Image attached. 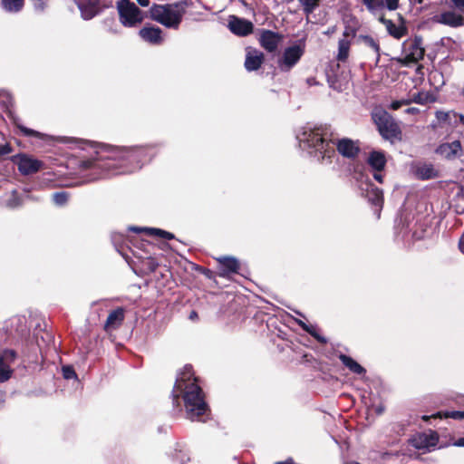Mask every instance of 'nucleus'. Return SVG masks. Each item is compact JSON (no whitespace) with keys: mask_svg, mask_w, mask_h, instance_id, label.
Listing matches in <instances>:
<instances>
[{"mask_svg":"<svg viewBox=\"0 0 464 464\" xmlns=\"http://www.w3.org/2000/svg\"><path fill=\"white\" fill-rule=\"evenodd\" d=\"M366 9L374 16L379 17L384 9L383 0H362Z\"/></svg>","mask_w":464,"mask_h":464,"instance_id":"nucleus-31","label":"nucleus"},{"mask_svg":"<svg viewBox=\"0 0 464 464\" xmlns=\"http://www.w3.org/2000/svg\"><path fill=\"white\" fill-rule=\"evenodd\" d=\"M76 4L83 20H91L102 12L101 0H79Z\"/></svg>","mask_w":464,"mask_h":464,"instance_id":"nucleus-13","label":"nucleus"},{"mask_svg":"<svg viewBox=\"0 0 464 464\" xmlns=\"http://www.w3.org/2000/svg\"><path fill=\"white\" fill-rule=\"evenodd\" d=\"M306 14H312L319 5V0H297Z\"/></svg>","mask_w":464,"mask_h":464,"instance_id":"nucleus-35","label":"nucleus"},{"mask_svg":"<svg viewBox=\"0 0 464 464\" xmlns=\"http://www.w3.org/2000/svg\"><path fill=\"white\" fill-rule=\"evenodd\" d=\"M150 18L168 29L178 30L187 12L186 2L153 4L150 8Z\"/></svg>","mask_w":464,"mask_h":464,"instance_id":"nucleus-4","label":"nucleus"},{"mask_svg":"<svg viewBox=\"0 0 464 464\" xmlns=\"http://www.w3.org/2000/svg\"><path fill=\"white\" fill-rule=\"evenodd\" d=\"M445 416L447 418H452L455 420H464V411H448L445 413Z\"/></svg>","mask_w":464,"mask_h":464,"instance_id":"nucleus-41","label":"nucleus"},{"mask_svg":"<svg viewBox=\"0 0 464 464\" xmlns=\"http://www.w3.org/2000/svg\"><path fill=\"white\" fill-rule=\"evenodd\" d=\"M453 6L459 12L464 13V0H450Z\"/></svg>","mask_w":464,"mask_h":464,"instance_id":"nucleus-43","label":"nucleus"},{"mask_svg":"<svg viewBox=\"0 0 464 464\" xmlns=\"http://www.w3.org/2000/svg\"><path fill=\"white\" fill-rule=\"evenodd\" d=\"M459 249L464 255V234L459 241Z\"/></svg>","mask_w":464,"mask_h":464,"instance_id":"nucleus-50","label":"nucleus"},{"mask_svg":"<svg viewBox=\"0 0 464 464\" xmlns=\"http://www.w3.org/2000/svg\"><path fill=\"white\" fill-rule=\"evenodd\" d=\"M13 371L9 366L0 367V382L8 381L12 375Z\"/></svg>","mask_w":464,"mask_h":464,"instance_id":"nucleus-39","label":"nucleus"},{"mask_svg":"<svg viewBox=\"0 0 464 464\" xmlns=\"http://www.w3.org/2000/svg\"><path fill=\"white\" fill-rule=\"evenodd\" d=\"M154 145L139 147H110L97 152L95 158L82 160L79 164L82 182L117 174L131 173L155 155Z\"/></svg>","mask_w":464,"mask_h":464,"instance_id":"nucleus-1","label":"nucleus"},{"mask_svg":"<svg viewBox=\"0 0 464 464\" xmlns=\"http://www.w3.org/2000/svg\"><path fill=\"white\" fill-rule=\"evenodd\" d=\"M377 18L379 22L385 26L387 33L393 38L399 40L402 38L404 35H406L408 30L403 24H395L392 20L386 19L383 16V14L380 15Z\"/></svg>","mask_w":464,"mask_h":464,"instance_id":"nucleus-22","label":"nucleus"},{"mask_svg":"<svg viewBox=\"0 0 464 464\" xmlns=\"http://www.w3.org/2000/svg\"><path fill=\"white\" fill-rule=\"evenodd\" d=\"M434 22L452 28L464 25V17L455 11H445L433 17Z\"/></svg>","mask_w":464,"mask_h":464,"instance_id":"nucleus-15","label":"nucleus"},{"mask_svg":"<svg viewBox=\"0 0 464 464\" xmlns=\"http://www.w3.org/2000/svg\"><path fill=\"white\" fill-rule=\"evenodd\" d=\"M33 3L35 10L44 11L46 7V3L44 0H33Z\"/></svg>","mask_w":464,"mask_h":464,"instance_id":"nucleus-42","label":"nucleus"},{"mask_svg":"<svg viewBox=\"0 0 464 464\" xmlns=\"http://www.w3.org/2000/svg\"><path fill=\"white\" fill-rule=\"evenodd\" d=\"M386 157L384 152L373 150L370 152L367 163L374 171H382L386 166Z\"/></svg>","mask_w":464,"mask_h":464,"instance_id":"nucleus-24","label":"nucleus"},{"mask_svg":"<svg viewBox=\"0 0 464 464\" xmlns=\"http://www.w3.org/2000/svg\"><path fill=\"white\" fill-rule=\"evenodd\" d=\"M149 263H150V269H151L152 271H154V270L156 269V267H157L158 264H156L152 259H151V260H150V262H149Z\"/></svg>","mask_w":464,"mask_h":464,"instance_id":"nucleus-55","label":"nucleus"},{"mask_svg":"<svg viewBox=\"0 0 464 464\" xmlns=\"http://www.w3.org/2000/svg\"><path fill=\"white\" fill-rule=\"evenodd\" d=\"M454 445L457 447H464V437L459 438L454 442Z\"/></svg>","mask_w":464,"mask_h":464,"instance_id":"nucleus-53","label":"nucleus"},{"mask_svg":"<svg viewBox=\"0 0 464 464\" xmlns=\"http://www.w3.org/2000/svg\"><path fill=\"white\" fill-rule=\"evenodd\" d=\"M136 1L142 7H147L150 5V0H136Z\"/></svg>","mask_w":464,"mask_h":464,"instance_id":"nucleus-51","label":"nucleus"},{"mask_svg":"<svg viewBox=\"0 0 464 464\" xmlns=\"http://www.w3.org/2000/svg\"><path fill=\"white\" fill-rule=\"evenodd\" d=\"M459 122L464 125V115L463 114H459Z\"/></svg>","mask_w":464,"mask_h":464,"instance_id":"nucleus-57","label":"nucleus"},{"mask_svg":"<svg viewBox=\"0 0 464 464\" xmlns=\"http://www.w3.org/2000/svg\"><path fill=\"white\" fill-rule=\"evenodd\" d=\"M414 102H417V103H424V100L422 99V95L421 94H418L414 97Z\"/></svg>","mask_w":464,"mask_h":464,"instance_id":"nucleus-54","label":"nucleus"},{"mask_svg":"<svg viewBox=\"0 0 464 464\" xmlns=\"http://www.w3.org/2000/svg\"><path fill=\"white\" fill-rule=\"evenodd\" d=\"M7 115L10 118V120L13 121V123L15 125V127L20 130V131L22 132V134L24 136H25V137H35V138H38V139H43L44 138V135L43 133H41V132H39L37 130H34L33 129H30V128H27V127L24 126L21 123V120L9 109L7 111Z\"/></svg>","mask_w":464,"mask_h":464,"instance_id":"nucleus-25","label":"nucleus"},{"mask_svg":"<svg viewBox=\"0 0 464 464\" xmlns=\"http://www.w3.org/2000/svg\"><path fill=\"white\" fill-rule=\"evenodd\" d=\"M193 375L192 367L185 366L183 372L178 375L172 392L173 404L179 406V398L182 395L186 417L192 421L199 420L208 411L202 390L196 383L197 380Z\"/></svg>","mask_w":464,"mask_h":464,"instance_id":"nucleus-2","label":"nucleus"},{"mask_svg":"<svg viewBox=\"0 0 464 464\" xmlns=\"http://www.w3.org/2000/svg\"><path fill=\"white\" fill-rule=\"evenodd\" d=\"M16 358V353L15 351L12 349H6L3 352L2 356L0 357V363H2L4 361L5 362H13Z\"/></svg>","mask_w":464,"mask_h":464,"instance_id":"nucleus-38","label":"nucleus"},{"mask_svg":"<svg viewBox=\"0 0 464 464\" xmlns=\"http://www.w3.org/2000/svg\"><path fill=\"white\" fill-rule=\"evenodd\" d=\"M116 7L119 20L124 27H136L144 20L143 12L130 0H120Z\"/></svg>","mask_w":464,"mask_h":464,"instance_id":"nucleus-6","label":"nucleus"},{"mask_svg":"<svg viewBox=\"0 0 464 464\" xmlns=\"http://www.w3.org/2000/svg\"><path fill=\"white\" fill-rule=\"evenodd\" d=\"M24 203V198L23 195L18 194L16 190H13L5 201V206L9 208L14 209L23 206Z\"/></svg>","mask_w":464,"mask_h":464,"instance_id":"nucleus-34","label":"nucleus"},{"mask_svg":"<svg viewBox=\"0 0 464 464\" xmlns=\"http://www.w3.org/2000/svg\"><path fill=\"white\" fill-rule=\"evenodd\" d=\"M372 118L383 139L393 140L400 138V127L386 111L375 108L372 112Z\"/></svg>","mask_w":464,"mask_h":464,"instance_id":"nucleus-5","label":"nucleus"},{"mask_svg":"<svg viewBox=\"0 0 464 464\" xmlns=\"http://www.w3.org/2000/svg\"><path fill=\"white\" fill-rule=\"evenodd\" d=\"M124 320V309L121 307H118L117 309L111 311L105 322L104 328L106 331L111 329H116L119 327Z\"/></svg>","mask_w":464,"mask_h":464,"instance_id":"nucleus-26","label":"nucleus"},{"mask_svg":"<svg viewBox=\"0 0 464 464\" xmlns=\"http://www.w3.org/2000/svg\"><path fill=\"white\" fill-rule=\"evenodd\" d=\"M414 175L421 180L432 179L440 177V171L431 163H418L413 167Z\"/></svg>","mask_w":464,"mask_h":464,"instance_id":"nucleus-19","label":"nucleus"},{"mask_svg":"<svg viewBox=\"0 0 464 464\" xmlns=\"http://www.w3.org/2000/svg\"><path fill=\"white\" fill-rule=\"evenodd\" d=\"M69 193L66 191H58L53 194V200L57 206H63L67 203Z\"/></svg>","mask_w":464,"mask_h":464,"instance_id":"nucleus-36","label":"nucleus"},{"mask_svg":"<svg viewBox=\"0 0 464 464\" xmlns=\"http://www.w3.org/2000/svg\"><path fill=\"white\" fill-rule=\"evenodd\" d=\"M436 117L439 121H447L448 118H449V113L447 112H444V111H437L436 113Z\"/></svg>","mask_w":464,"mask_h":464,"instance_id":"nucleus-47","label":"nucleus"},{"mask_svg":"<svg viewBox=\"0 0 464 464\" xmlns=\"http://www.w3.org/2000/svg\"><path fill=\"white\" fill-rule=\"evenodd\" d=\"M408 102L406 101H393L391 105H390V108L392 110H398L400 109L402 105L404 104H407Z\"/></svg>","mask_w":464,"mask_h":464,"instance_id":"nucleus-46","label":"nucleus"},{"mask_svg":"<svg viewBox=\"0 0 464 464\" xmlns=\"http://www.w3.org/2000/svg\"><path fill=\"white\" fill-rule=\"evenodd\" d=\"M295 321L297 323V324L305 332H307L309 334H311L314 339H316L319 343L325 344L327 343V339L321 335L315 325L313 324H307L304 321L300 319H295Z\"/></svg>","mask_w":464,"mask_h":464,"instance_id":"nucleus-29","label":"nucleus"},{"mask_svg":"<svg viewBox=\"0 0 464 464\" xmlns=\"http://www.w3.org/2000/svg\"><path fill=\"white\" fill-rule=\"evenodd\" d=\"M1 5L5 12L16 14L24 8V0H2Z\"/></svg>","mask_w":464,"mask_h":464,"instance_id":"nucleus-32","label":"nucleus"},{"mask_svg":"<svg viewBox=\"0 0 464 464\" xmlns=\"http://www.w3.org/2000/svg\"><path fill=\"white\" fill-rule=\"evenodd\" d=\"M439 437L435 431L421 432L412 436L409 442L417 450H429L435 447L438 443Z\"/></svg>","mask_w":464,"mask_h":464,"instance_id":"nucleus-10","label":"nucleus"},{"mask_svg":"<svg viewBox=\"0 0 464 464\" xmlns=\"http://www.w3.org/2000/svg\"><path fill=\"white\" fill-rule=\"evenodd\" d=\"M295 321L297 323V324L305 332H307L309 334H311L314 339H316L319 343L325 344L327 343V339L321 335L315 325L313 324H307L304 321L300 319H295Z\"/></svg>","mask_w":464,"mask_h":464,"instance_id":"nucleus-30","label":"nucleus"},{"mask_svg":"<svg viewBox=\"0 0 464 464\" xmlns=\"http://www.w3.org/2000/svg\"><path fill=\"white\" fill-rule=\"evenodd\" d=\"M198 317V314L195 311H192L189 314V319L194 320Z\"/></svg>","mask_w":464,"mask_h":464,"instance_id":"nucleus-56","label":"nucleus"},{"mask_svg":"<svg viewBox=\"0 0 464 464\" xmlns=\"http://www.w3.org/2000/svg\"><path fill=\"white\" fill-rule=\"evenodd\" d=\"M339 359L342 363L348 368L353 373L358 375H363L366 372V370L359 364L356 361H354L352 357L341 353L339 355Z\"/></svg>","mask_w":464,"mask_h":464,"instance_id":"nucleus-27","label":"nucleus"},{"mask_svg":"<svg viewBox=\"0 0 464 464\" xmlns=\"http://www.w3.org/2000/svg\"><path fill=\"white\" fill-rule=\"evenodd\" d=\"M405 112L406 113H410V114H414V113L419 112V109L415 108V107H410V108L405 110Z\"/></svg>","mask_w":464,"mask_h":464,"instance_id":"nucleus-52","label":"nucleus"},{"mask_svg":"<svg viewBox=\"0 0 464 464\" xmlns=\"http://www.w3.org/2000/svg\"><path fill=\"white\" fill-rule=\"evenodd\" d=\"M24 191V194L23 195V197L24 198V201L29 200V199L30 200H38L39 199V198H34L33 196H31L29 193L30 192L29 189L25 188Z\"/></svg>","mask_w":464,"mask_h":464,"instance_id":"nucleus-48","label":"nucleus"},{"mask_svg":"<svg viewBox=\"0 0 464 464\" xmlns=\"http://www.w3.org/2000/svg\"><path fill=\"white\" fill-rule=\"evenodd\" d=\"M435 152L447 160H453L463 155V149L461 142L456 140L452 142L440 144L435 150Z\"/></svg>","mask_w":464,"mask_h":464,"instance_id":"nucleus-11","label":"nucleus"},{"mask_svg":"<svg viewBox=\"0 0 464 464\" xmlns=\"http://www.w3.org/2000/svg\"><path fill=\"white\" fill-rule=\"evenodd\" d=\"M130 230L140 233V232H146L150 236H157L160 237L165 239H173L174 235L172 233H169L168 231L160 229V228H150V227H130Z\"/></svg>","mask_w":464,"mask_h":464,"instance_id":"nucleus-28","label":"nucleus"},{"mask_svg":"<svg viewBox=\"0 0 464 464\" xmlns=\"http://www.w3.org/2000/svg\"><path fill=\"white\" fill-rule=\"evenodd\" d=\"M219 264V276L228 277L230 274L237 273L239 269L238 260L232 256H220L217 258Z\"/></svg>","mask_w":464,"mask_h":464,"instance_id":"nucleus-20","label":"nucleus"},{"mask_svg":"<svg viewBox=\"0 0 464 464\" xmlns=\"http://www.w3.org/2000/svg\"><path fill=\"white\" fill-rule=\"evenodd\" d=\"M12 152V148L9 144L0 145V156L7 155Z\"/></svg>","mask_w":464,"mask_h":464,"instance_id":"nucleus-45","label":"nucleus"},{"mask_svg":"<svg viewBox=\"0 0 464 464\" xmlns=\"http://www.w3.org/2000/svg\"><path fill=\"white\" fill-rule=\"evenodd\" d=\"M63 377L66 380L77 379V374L71 365H64L62 367Z\"/></svg>","mask_w":464,"mask_h":464,"instance_id":"nucleus-37","label":"nucleus"},{"mask_svg":"<svg viewBox=\"0 0 464 464\" xmlns=\"http://www.w3.org/2000/svg\"><path fill=\"white\" fill-rule=\"evenodd\" d=\"M297 44L286 47L281 57L277 60V67L281 72H289L304 53L305 40L300 39L296 42Z\"/></svg>","mask_w":464,"mask_h":464,"instance_id":"nucleus-7","label":"nucleus"},{"mask_svg":"<svg viewBox=\"0 0 464 464\" xmlns=\"http://www.w3.org/2000/svg\"><path fill=\"white\" fill-rule=\"evenodd\" d=\"M139 34L150 44L158 45L163 42L162 30L158 26H144L140 30Z\"/></svg>","mask_w":464,"mask_h":464,"instance_id":"nucleus-21","label":"nucleus"},{"mask_svg":"<svg viewBox=\"0 0 464 464\" xmlns=\"http://www.w3.org/2000/svg\"><path fill=\"white\" fill-rule=\"evenodd\" d=\"M351 47V42L346 39L343 38L340 39L338 42V53L336 56V59L339 62L344 63L348 59L349 52Z\"/></svg>","mask_w":464,"mask_h":464,"instance_id":"nucleus-33","label":"nucleus"},{"mask_svg":"<svg viewBox=\"0 0 464 464\" xmlns=\"http://www.w3.org/2000/svg\"><path fill=\"white\" fill-rule=\"evenodd\" d=\"M264 62V54L256 49H247L245 60V68L248 72L257 70Z\"/></svg>","mask_w":464,"mask_h":464,"instance_id":"nucleus-23","label":"nucleus"},{"mask_svg":"<svg viewBox=\"0 0 464 464\" xmlns=\"http://www.w3.org/2000/svg\"><path fill=\"white\" fill-rule=\"evenodd\" d=\"M334 149L336 148L338 152L345 158H355L360 151L357 143L350 139L343 138L337 140L334 139Z\"/></svg>","mask_w":464,"mask_h":464,"instance_id":"nucleus-16","label":"nucleus"},{"mask_svg":"<svg viewBox=\"0 0 464 464\" xmlns=\"http://www.w3.org/2000/svg\"><path fill=\"white\" fill-rule=\"evenodd\" d=\"M296 314L300 315V316H304L302 313H300L299 311H295Z\"/></svg>","mask_w":464,"mask_h":464,"instance_id":"nucleus-58","label":"nucleus"},{"mask_svg":"<svg viewBox=\"0 0 464 464\" xmlns=\"http://www.w3.org/2000/svg\"><path fill=\"white\" fill-rule=\"evenodd\" d=\"M399 1L400 0H383L384 8L389 11H395L399 8Z\"/></svg>","mask_w":464,"mask_h":464,"instance_id":"nucleus-40","label":"nucleus"},{"mask_svg":"<svg viewBox=\"0 0 464 464\" xmlns=\"http://www.w3.org/2000/svg\"><path fill=\"white\" fill-rule=\"evenodd\" d=\"M381 172L382 171H374V173H373L374 179L377 180L379 183L383 182V176Z\"/></svg>","mask_w":464,"mask_h":464,"instance_id":"nucleus-49","label":"nucleus"},{"mask_svg":"<svg viewBox=\"0 0 464 464\" xmlns=\"http://www.w3.org/2000/svg\"><path fill=\"white\" fill-rule=\"evenodd\" d=\"M122 239L123 236L120 233H113L111 235V240L117 248L119 246V244L122 241Z\"/></svg>","mask_w":464,"mask_h":464,"instance_id":"nucleus-44","label":"nucleus"},{"mask_svg":"<svg viewBox=\"0 0 464 464\" xmlns=\"http://www.w3.org/2000/svg\"><path fill=\"white\" fill-rule=\"evenodd\" d=\"M283 40V35L271 30H262L260 33L259 43L267 52H275L278 44Z\"/></svg>","mask_w":464,"mask_h":464,"instance_id":"nucleus-14","label":"nucleus"},{"mask_svg":"<svg viewBox=\"0 0 464 464\" xmlns=\"http://www.w3.org/2000/svg\"><path fill=\"white\" fill-rule=\"evenodd\" d=\"M361 189L366 192V198L368 201L377 208L378 217L383 204V193L382 190L375 187L371 182H365L361 185Z\"/></svg>","mask_w":464,"mask_h":464,"instance_id":"nucleus-12","label":"nucleus"},{"mask_svg":"<svg viewBox=\"0 0 464 464\" xmlns=\"http://www.w3.org/2000/svg\"><path fill=\"white\" fill-rule=\"evenodd\" d=\"M421 38L408 39L402 44V58L399 62L404 64L418 63L424 56Z\"/></svg>","mask_w":464,"mask_h":464,"instance_id":"nucleus-8","label":"nucleus"},{"mask_svg":"<svg viewBox=\"0 0 464 464\" xmlns=\"http://www.w3.org/2000/svg\"><path fill=\"white\" fill-rule=\"evenodd\" d=\"M12 160L17 165L18 170L23 175L36 173L44 166L43 161L24 153L14 156Z\"/></svg>","mask_w":464,"mask_h":464,"instance_id":"nucleus-9","label":"nucleus"},{"mask_svg":"<svg viewBox=\"0 0 464 464\" xmlns=\"http://www.w3.org/2000/svg\"><path fill=\"white\" fill-rule=\"evenodd\" d=\"M253 24L246 19L231 16L228 21L229 30L236 35L246 36L253 31Z\"/></svg>","mask_w":464,"mask_h":464,"instance_id":"nucleus-17","label":"nucleus"},{"mask_svg":"<svg viewBox=\"0 0 464 464\" xmlns=\"http://www.w3.org/2000/svg\"><path fill=\"white\" fill-rule=\"evenodd\" d=\"M357 43L365 49H368L374 57L375 63H378L381 57V46L377 39L368 34H359L357 36Z\"/></svg>","mask_w":464,"mask_h":464,"instance_id":"nucleus-18","label":"nucleus"},{"mask_svg":"<svg viewBox=\"0 0 464 464\" xmlns=\"http://www.w3.org/2000/svg\"><path fill=\"white\" fill-rule=\"evenodd\" d=\"M296 140L302 150H307L318 160H324L334 156V133L327 125L307 124L298 130Z\"/></svg>","mask_w":464,"mask_h":464,"instance_id":"nucleus-3","label":"nucleus"}]
</instances>
